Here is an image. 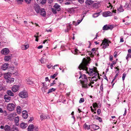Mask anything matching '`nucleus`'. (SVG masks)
Wrapping results in <instances>:
<instances>
[{"instance_id": "obj_1", "label": "nucleus", "mask_w": 131, "mask_h": 131, "mask_svg": "<svg viewBox=\"0 0 131 131\" xmlns=\"http://www.w3.org/2000/svg\"><path fill=\"white\" fill-rule=\"evenodd\" d=\"M81 78L82 80H80V83L82 84V87L85 88H88L87 82L88 81L86 75L85 74H82L81 73L79 79H80Z\"/></svg>"}, {"instance_id": "obj_2", "label": "nucleus", "mask_w": 131, "mask_h": 131, "mask_svg": "<svg viewBox=\"0 0 131 131\" xmlns=\"http://www.w3.org/2000/svg\"><path fill=\"white\" fill-rule=\"evenodd\" d=\"M87 62H84L80 64L78 67V68L80 70H82L86 71L88 70L87 67L89 66Z\"/></svg>"}, {"instance_id": "obj_3", "label": "nucleus", "mask_w": 131, "mask_h": 131, "mask_svg": "<svg viewBox=\"0 0 131 131\" xmlns=\"http://www.w3.org/2000/svg\"><path fill=\"white\" fill-rule=\"evenodd\" d=\"M111 42L110 41L105 38L103 41L102 45H103L102 48L104 49L107 47L109 46V43Z\"/></svg>"}, {"instance_id": "obj_4", "label": "nucleus", "mask_w": 131, "mask_h": 131, "mask_svg": "<svg viewBox=\"0 0 131 131\" xmlns=\"http://www.w3.org/2000/svg\"><path fill=\"white\" fill-rule=\"evenodd\" d=\"M18 95L22 98H26L28 96V93L27 92L24 91L19 92Z\"/></svg>"}, {"instance_id": "obj_5", "label": "nucleus", "mask_w": 131, "mask_h": 131, "mask_svg": "<svg viewBox=\"0 0 131 131\" xmlns=\"http://www.w3.org/2000/svg\"><path fill=\"white\" fill-rule=\"evenodd\" d=\"M15 107V105L13 103H9L7 106V108L8 110L12 111L14 110Z\"/></svg>"}, {"instance_id": "obj_6", "label": "nucleus", "mask_w": 131, "mask_h": 131, "mask_svg": "<svg viewBox=\"0 0 131 131\" xmlns=\"http://www.w3.org/2000/svg\"><path fill=\"white\" fill-rule=\"evenodd\" d=\"M34 8L35 11L37 13H39L40 12L41 8H40V7L39 5L37 4H35Z\"/></svg>"}, {"instance_id": "obj_7", "label": "nucleus", "mask_w": 131, "mask_h": 131, "mask_svg": "<svg viewBox=\"0 0 131 131\" xmlns=\"http://www.w3.org/2000/svg\"><path fill=\"white\" fill-rule=\"evenodd\" d=\"M113 14L109 11L104 12L103 13V16L104 17H107L112 16Z\"/></svg>"}, {"instance_id": "obj_8", "label": "nucleus", "mask_w": 131, "mask_h": 131, "mask_svg": "<svg viewBox=\"0 0 131 131\" xmlns=\"http://www.w3.org/2000/svg\"><path fill=\"white\" fill-rule=\"evenodd\" d=\"M9 52V49L7 48L3 49L1 51V53L4 55L8 54Z\"/></svg>"}, {"instance_id": "obj_9", "label": "nucleus", "mask_w": 131, "mask_h": 131, "mask_svg": "<svg viewBox=\"0 0 131 131\" xmlns=\"http://www.w3.org/2000/svg\"><path fill=\"white\" fill-rule=\"evenodd\" d=\"M9 66V64L7 63H5L3 64L2 66L1 69L2 70L5 71L7 69Z\"/></svg>"}, {"instance_id": "obj_10", "label": "nucleus", "mask_w": 131, "mask_h": 131, "mask_svg": "<svg viewBox=\"0 0 131 131\" xmlns=\"http://www.w3.org/2000/svg\"><path fill=\"white\" fill-rule=\"evenodd\" d=\"M125 5L124 7L127 10L131 9V1H130V2L129 4L126 2L125 4Z\"/></svg>"}, {"instance_id": "obj_11", "label": "nucleus", "mask_w": 131, "mask_h": 131, "mask_svg": "<svg viewBox=\"0 0 131 131\" xmlns=\"http://www.w3.org/2000/svg\"><path fill=\"white\" fill-rule=\"evenodd\" d=\"M39 13H40V15L43 17L46 16V12L44 8H41V10Z\"/></svg>"}, {"instance_id": "obj_12", "label": "nucleus", "mask_w": 131, "mask_h": 131, "mask_svg": "<svg viewBox=\"0 0 131 131\" xmlns=\"http://www.w3.org/2000/svg\"><path fill=\"white\" fill-rule=\"evenodd\" d=\"M22 116L24 119H26L28 116V114L27 111L26 110H24L23 111Z\"/></svg>"}, {"instance_id": "obj_13", "label": "nucleus", "mask_w": 131, "mask_h": 131, "mask_svg": "<svg viewBox=\"0 0 131 131\" xmlns=\"http://www.w3.org/2000/svg\"><path fill=\"white\" fill-rule=\"evenodd\" d=\"M19 88V86L18 85H14L12 88V90L13 92H16L18 91Z\"/></svg>"}, {"instance_id": "obj_14", "label": "nucleus", "mask_w": 131, "mask_h": 131, "mask_svg": "<svg viewBox=\"0 0 131 131\" xmlns=\"http://www.w3.org/2000/svg\"><path fill=\"white\" fill-rule=\"evenodd\" d=\"M11 98L10 96L7 94H5L4 97V99L5 100V102H8L10 101Z\"/></svg>"}, {"instance_id": "obj_15", "label": "nucleus", "mask_w": 131, "mask_h": 131, "mask_svg": "<svg viewBox=\"0 0 131 131\" xmlns=\"http://www.w3.org/2000/svg\"><path fill=\"white\" fill-rule=\"evenodd\" d=\"M90 69L89 71H88V70L86 71V73H88V74L90 76H93V72H94V68L90 69Z\"/></svg>"}, {"instance_id": "obj_16", "label": "nucleus", "mask_w": 131, "mask_h": 131, "mask_svg": "<svg viewBox=\"0 0 131 131\" xmlns=\"http://www.w3.org/2000/svg\"><path fill=\"white\" fill-rule=\"evenodd\" d=\"M53 7L54 9L57 10L58 11H59L61 10L60 6L57 3H55V5L53 6Z\"/></svg>"}, {"instance_id": "obj_17", "label": "nucleus", "mask_w": 131, "mask_h": 131, "mask_svg": "<svg viewBox=\"0 0 131 131\" xmlns=\"http://www.w3.org/2000/svg\"><path fill=\"white\" fill-rule=\"evenodd\" d=\"M34 126L32 124H30L28 128V131H34Z\"/></svg>"}, {"instance_id": "obj_18", "label": "nucleus", "mask_w": 131, "mask_h": 131, "mask_svg": "<svg viewBox=\"0 0 131 131\" xmlns=\"http://www.w3.org/2000/svg\"><path fill=\"white\" fill-rule=\"evenodd\" d=\"M12 57V55L5 56L4 57V60L6 61H8L11 60Z\"/></svg>"}, {"instance_id": "obj_19", "label": "nucleus", "mask_w": 131, "mask_h": 131, "mask_svg": "<svg viewBox=\"0 0 131 131\" xmlns=\"http://www.w3.org/2000/svg\"><path fill=\"white\" fill-rule=\"evenodd\" d=\"M94 1L91 0H86L85 2V4L87 6L91 5L93 4Z\"/></svg>"}, {"instance_id": "obj_20", "label": "nucleus", "mask_w": 131, "mask_h": 131, "mask_svg": "<svg viewBox=\"0 0 131 131\" xmlns=\"http://www.w3.org/2000/svg\"><path fill=\"white\" fill-rule=\"evenodd\" d=\"M91 126L92 128L94 130H96L100 128L99 126L97 125L92 124L91 125Z\"/></svg>"}, {"instance_id": "obj_21", "label": "nucleus", "mask_w": 131, "mask_h": 131, "mask_svg": "<svg viewBox=\"0 0 131 131\" xmlns=\"http://www.w3.org/2000/svg\"><path fill=\"white\" fill-rule=\"evenodd\" d=\"M14 79L13 78H11V76L9 77L7 80V82L8 83H13L14 82Z\"/></svg>"}, {"instance_id": "obj_22", "label": "nucleus", "mask_w": 131, "mask_h": 131, "mask_svg": "<svg viewBox=\"0 0 131 131\" xmlns=\"http://www.w3.org/2000/svg\"><path fill=\"white\" fill-rule=\"evenodd\" d=\"M40 117L41 120H43V119H48L49 118V116H46L44 114L41 115H40Z\"/></svg>"}, {"instance_id": "obj_23", "label": "nucleus", "mask_w": 131, "mask_h": 131, "mask_svg": "<svg viewBox=\"0 0 131 131\" xmlns=\"http://www.w3.org/2000/svg\"><path fill=\"white\" fill-rule=\"evenodd\" d=\"M11 129L10 127L7 125H6L4 128L5 131H11Z\"/></svg>"}, {"instance_id": "obj_24", "label": "nucleus", "mask_w": 131, "mask_h": 131, "mask_svg": "<svg viewBox=\"0 0 131 131\" xmlns=\"http://www.w3.org/2000/svg\"><path fill=\"white\" fill-rule=\"evenodd\" d=\"M27 125L26 123L23 122L20 124V126L22 128H25L27 126Z\"/></svg>"}, {"instance_id": "obj_25", "label": "nucleus", "mask_w": 131, "mask_h": 131, "mask_svg": "<svg viewBox=\"0 0 131 131\" xmlns=\"http://www.w3.org/2000/svg\"><path fill=\"white\" fill-rule=\"evenodd\" d=\"M19 121V118L18 116L16 117L14 119L15 122L16 126H18L19 125L18 123Z\"/></svg>"}, {"instance_id": "obj_26", "label": "nucleus", "mask_w": 131, "mask_h": 131, "mask_svg": "<svg viewBox=\"0 0 131 131\" xmlns=\"http://www.w3.org/2000/svg\"><path fill=\"white\" fill-rule=\"evenodd\" d=\"M11 131H19V130L18 128L13 125L11 128Z\"/></svg>"}, {"instance_id": "obj_27", "label": "nucleus", "mask_w": 131, "mask_h": 131, "mask_svg": "<svg viewBox=\"0 0 131 131\" xmlns=\"http://www.w3.org/2000/svg\"><path fill=\"white\" fill-rule=\"evenodd\" d=\"M43 86L41 88V90L43 92H45L46 90L48 89L47 85H45V84H43Z\"/></svg>"}, {"instance_id": "obj_28", "label": "nucleus", "mask_w": 131, "mask_h": 131, "mask_svg": "<svg viewBox=\"0 0 131 131\" xmlns=\"http://www.w3.org/2000/svg\"><path fill=\"white\" fill-rule=\"evenodd\" d=\"M11 74L10 73L8 72L5 74H4V78L6 80L8 79L9 77L10 76V74Z\"/></svg>"}, {"instance_id": "obj_29", "label": "nucleus", "mask_w": 131, "mask_h": 131, "mask_svg": "<svg viewBox=\"0 0 131 131\" xmlns=\"http://www.w3.org/2000/svg\"><path fill=\"white\" fill-rule=\"evenodd\" d=\"M38 3H39L42 5L45 4L46 3L47 0H37Z\"/></svg>"}, {"instance_id": "obj_30", "label": "nucleus", "mask_w": 131, "mask_h": 131, "mask_svg": "<svg viewBox=\"0 0 131 131\" xmlns=\"http://www.w3.org/2000/svg\"><path fill=\"white\" fill-rule=\"evenodd\" d=\"M117 10L118 13L123 12L124 10V9L123 8L122 5H120V6L117 8Z\"/></svg>"}, {"instance_id": "obj_31", "label": "nucleus", "mask_w": 131, "mask_h": 131, "mask_svg": "<svg viewBox=\"0 0 131 131\" xmlns=\"http://www.w3.org/2000/svg\"><path fill=\"white\" fill-rule=\"evenodd\" d=\"M27 83L28 84H32L33 83V82L32 80H30L29 78H28L26 79Z\"/></svg>"}, {"instance_id": "obj_32", "label": "nucleus", "mask_w": 131, "mask_h": 131, "mask_svg": "<svg viewBox=\"0 0 131 131\" xmlns=\"http://www.w3.org/2000/svg\"><path fill=\"white\" fill-rule=\"evenodd\" d=\"M7 95L11 96H13L14 94L10 90H8L7 92Z\"/></svg>"}, {"instance_id": "obj_33", "label": "nucleus", "mask_w": 131, "mask_h": 131, "mask_svg": "<svg viewBox=\"0 0 131 131\" xmlns=\"http://www.w3.org/2000/svg\"><path fill=\"white\" fill-rule=\"evenodd\" d=\"M84 126L85 129H87L89 130L90 129V126H91V125H89L88 126L87 125L86 123L84 124Z\"/></svg>"}, {"instance_id": "obj_34", "label": "nucleus", "mask_w": 131, "mask_h": 131, "mask_svg": "<svg viewBox=\"0 0 131 131\" xmlns=\"http://www.w3.org/2000/svg\"><path fill=\"white\" fill-rule=\"evenodd\" d=\"M103 30H107L109 29L108 25L106 24L104 25L103 27Z\"/></svg>"}, {"instance_id": "obj_35", "label": "nucleus", "mask_w": 131, "mask_h": 131, "mask_svg": "<svg viewBox=\"0 0 131 131\" xmlns=\"http://www.w3.org/2000/svg\"><path fill=\"white\" fill-rule=\"evenodd\" d=\"M101 12L97 13L94 14L92 15L93 17L94 18H96L99 16L100 15V13Z\"/></svg>"}, {"instance_id": "obj_36", "label": "nucleus", "mask_w": 131, "mask_h": 131, "mask_svg": "<svg viewBox=\"0 0 131 131\" xmlns=\"http://www.w3.org/2000/svg\"><path fill=\"white\" fill-rule=\"evenodd\" d=\"M56 90V89L54 88H52L51 89H50L49 90L48 92L47 93L49 94V93H51L53 91H54Z\"/></svg>"}, {"instance_id": "obj_37", "label": "nucleus", "mask_w": 131, "mask_h": 131, "mask_svg": "<svg viewBox=\"0 0 131 131\" xmlns=\"http://www.w3.org/2000/svg\"><path fill=\"white\" fill-rule=\"evenodd\" d=\"M81 72L80 71H79L78 72L75 73V76L76 77L78 78L79 76L81 75Z\"/></svg>"}, {"instance_id": "obj_38", "label": "nucleus", "mask_w": 131, "mask_h": 131, "mask_svg": "<svg viewBox=\"0 0 131 131\" xmlns=\"http://www.w3.org/2000/svg\"><path fill=\"white\" fill-rule=\"evenodd\" d=\"M95 117H96V119L98 120L100 122H102V121L101 118L98 117L97 115H95Z\"/></svg>"}, {"instance_id": "obj_39", "label": "nucleus", "mask_w": 131, "mask_h": 131, "mask_svg": "<svg viewBox=\"0 0 131 131\" xmlns=\"http://www.w3.org/2000/svg\"><path fill=\"white\" fill-rule=\"evenodd\" d=\"M58 73L57 72L55 73L53 75H51L50 78L52 79H54L55 77L56 76Z\"/></svg>"}, {"instance_id": "obj_40", "label": "nucleus", "mask_w": 131, "mask_h": 131, "mask_svg": "<svg viewBox=\"0 0 131 131\" xmlns=\"http://www.w3.org/2000/svg\"><path fill=\"white\" fill-rule=\"evenodd\" d=\"M82 19H82L81 20H78L77 21V23H76V24L75 25L76 26L79 25L81 22Z\"/></svg>"}, {"instance_id": "obj_41", "label": "nucleus", "mask_w": 131, "mask_h": 131, "mask_svg": "<svg viewBox=\"0 0 131 131\" xmlns=\"http://www.w3.org/2000/svg\"><path fill=\"white\" fill-rule=\"evenodd\" d=\"M51 9L52 12L53 14H55L57 13V11L56 10H57L53 8H52Z\"/></svg>"}, {"instance_id": "obj_42", "label": "nucleus", "mask_w": 131, "mask_h": 131, "mask_svg": "<svg viewBox=\"0 0 131 131\" xmlns=\"http://www.w3.org/2000/svg\"><path fill=\"white\" fill-rule=\"evenodd\" d=\"M17 3L19 4H21L23 2V0H17Z\"/></svg>"}, {"instance_id": "obj_43", "label": "nucleus", "mask_w": 131, "mask_h": 131, "mask_svg": "<svg viewBox=\"0 0 131 131\" xmlns=\"http://www.w3.org/2000/svg\"><path fill=\"white\" fill-rule=\"evenodd\" d=\"M93 106L94 108L99 107L98 104L96 103H95Z\"/></svg>"}, {"instance_id": "obj_44", "label": "nucleus", "mask_w": 131, "mask_h": 131, "mask_svg": "<svg viewBox=\"0 0 131 131\" xmlns=\"http://www.w3.org/2000/svg\"><path fill=\"white\" fill-rule=\"evenodd\" d=\"M93 7L97 8H98V5L97 3H95L93 4Z\"/></svg>"}, {"instance_id": "obj_45", "label": "nucleus", "mask_w": 131, "mask_h": 131, "mask_svg": "<svg viewBox=\"0 0 131 131\" xmlns=\"http://www.w3.org/2000/svg\"><path fill=\"white\" fill-rule=\"evenodd\" d=\"M84 98H82L80 99V100L79 101V103H81L84 102Z\"/></svg>"}, {"instance_id": "obj_46", "label": "nucleus", "mask_w": 131, "mask_h": 131, "mask_svg": "<svg viewBox=\"0 0 131 131\" xmlns=\"http://www.w3.org/2000/svg\"><path fill=\"white\" fill-rule=\"evenodd\" d=\"M126 74L125 73H123V76L122 77V80L123 81H124L125 79V78L126 77Z\"/></svg>"}, {"instance_id": "obj_47", "label": "nucleus", "mask_w": 131, "mask_h": 131, "mask_svg": "<svg viewBox=\"0 0 131 131\" xmlns=\"http://www.w3.org/2000/svg\"><path fill=\"white\" fill-rule=\"evenodd\" d=\"M109 29L112 30L114 27V26L112 25H108Z\"/></svg>"}, {"instance_id": "obj_48", "label": "nucleus", "mask_w": 131, "mask_h": 131, "mask_svg": "<svg viewBox=\"0 0 131 131\" xmlns=\"http://www.w3.org/2000/svg\"><path fill=\"white\" fill-rule=\"evenodd\" d=\"M78 50L77 48L75 49L73 51V52H72L73 53H74L75 54H77L78 53Z\"/></svg>"}, {"instance_id": "obj_49", "label": "nucleus", "mask_w": 131, "mask_h": 131, "mask_svg": "<svg viewBox=\"0 0 131 131\" xmlns=\"http://www.w3.org/2000/svg\"><path fill=\"white\" fill-rule=\"evenodd\" d=\"M67 28L69 30H70L71 29V25H69L67 26Z\"/></svg>"}, {"instance_id": "obj_50", "label": "nucleus", "mask_w": 131, "mask_h": 131, "mask_svg": "<svg viewBox=\"0 0 131 131\" xmlns=\"http://www.w3.org/2000/svg\"><path fill=\"white\" fill-rule=\"evenodd\" d=\"M100 89L103 92V83H102V84L100 86Z\"/></svg>"}, {"instance_id": "obj_51", "label": "nucleus", "mask_w": 131, "mask_h": 131, "mask_svg": "<svg viewBox=\"0 0 131 131\" xmlns=\"http://www.w3.org/2000/svg\"><path fill=\"white\" fill-rule=\"evenodd\" d=\"M34 129L35 131H38L39 130L38 127L36 126H34Z\"/></svg>"}, {"instance_id": "obj_52", "label": "nucleus", "mask_w": 131, "mask_h": 131, "mask_svg": "<svg viewBox=\"0 0 131 131\" xmlns=\"http://www.w3.org/2000/svg\"><path fill=\"white\" fill-rule=\"evenodd\" d=\"M115 80V79H114V78L113 79V80H112L111 82V83L112 84V87H111V88H112L113 87V86H114V84L115 83L114 82V83H113V81Z\"/></svg>"}, {"instance_id": "obj_53", "label": "nucleus", "mask_w": 131, "mask_h": 131, "mask_svg": "<svg viewBox=\"0 0 131 131\" xmlns=\"http://www.w3.org/2000/svg\"><path fill=\"white\" fill-rule=\"evenodd\" d=\"M115 80V79H114V78L113 79V80H112L111 82V83L112 84V87H111V88H112L113 87V86H114V84L115 83L114 82V83H113V81Z\"/></svg>"}, {"instance_id": "obj_54", "label": "nucleus", "mask_w": 131, "mask_h": 131, "mask_svg": "<svg viewBox=\"0 0 131 131\" xmlns=\"http://www.w3.org/2000/svg\"><path fill=\"white\" fill-rule=\"evenodd\" d=\"M16 109H17V110H19V111H20V110H21V107L20 106H17V107Z\"/></svg>"}, {"instance_id": "obj_55", "label": "nucleus", "mask_w": 131, "mask_h": 131, "mask_svg": "<svg viewBox=\"0 0 131 131\" xmlns=\"http://www.w3.org/2000/svg\"><path fill=\"white\" fill-rule=\"evenodd\" d=\"M101 112V110L100 109H98L97 110V113L98 115H100Z\"/></svg>"}, {"instance_id": "obj_56", "label": "nucleus", "mask_w": 131, "mask_h": 131, "mask_svg": "<svg viewBox=\"0 0 131 131\" xmlns=\"http://www.w3.org/2000/svg\"><path fill=\"white\" fill-rule=\"evenodd\" d=\"M56 84V83H55V81L54 80L53 82L52 83H51L50 84V86H53V85L54 84Z\"/></svg>"}, {"instance_id": "obj_57", "label": "nucleus", "mask_w": 131, "mask_h": 131, "mask_svg": "<svg viewBox=\"0 0 131 131\" xmlns=\"http://www.w3.org/2000/svg\"><path fill=\"white\" fill-rule=\"evenodd\" d=\"M113 60V57L112 56H110L109 60L110 61H112Z\"/></svg>"}, {"instance_id": "obj_58", "label": "nucleus", "mask_w": 131, "mask_h": 131, "mask_svg": "<svg viewBox=\"0 0 131 131\" xmlns=\"http://www.w3.org/2000/svg\"><path fill=\"white\" fill-rule=\"evenodd\" d=\"M25 48V49L26 50L29 47V45L28 44L27 45H24Z\"/></svg>"}, {"instance_id": "obj_59", "label": "nucleus", "mask_w": 131, "mask_h": 131, "mask_svg": "<svg viewBox=\"0 0 131 131\" xmlns=\"http://www.w3.org/2000/svg\"><path fill=\"white\" fill-rule=\"evenodd\" d=\"M78 1L81 4H82L84 2V0H78Z\"/></svg>"}, {"instance_id": "obj_60", "label": "nucleus", "mask_w": 131, "mask_h": 131, "mask_svg": "<svg viewBox=\"0 0 131 131\" xmlns=\"http://www.w3.org/2000/svg\"><path fill=\"white\" fill-rule=\"evenodd\" d=\"M25 1L28 4H29L31 1V0H25Z\"/></svg>"}, {"instance_id": "obj_61", "label": "nucleus", "mask_w": 131, "mask_h": 131, "mask_svg": "<svg viewBox=\"0 0 131 131\" xmlns=\"http://www.w3.org/2000/svg\"><path fill=\"white\" fill-rule=\"evenodd\" d=\"M34 119V118L33 117H30V119L28 121V123H30Z\"/></svg>"}, {"instance_id": "obj_62", "label": "nucleus", "mask_w": 131, "mask_h": 131, "mask_svg": "<svg viewBox=\"0 0 131 131\" xmlns=\"http://www.w3.org/2000/svg\"><path fill=\"white\" fill-rule=\"evenodd\" d=\"M127 112V109L126 108H125L124 113V114H123V115L124 116H125L126 115Z\"/></svg>"}, {"instance_id": "obj_63", "label": "nucleus", "mask_w": 131, "mask_h": 131, "mask_svg": "<svg viewBox=\"0 0 131 131\" xmlns=\"http://www.w3.org/2000/svg\"><path fill=\"white\" fill-rule=\"evenodd\" d=\"M52 66L51 65H49L47 64V67L48 69L52 67Z\"/></svg>"}, {"instance_id": "obj_64", "label": "nucleus", "mask_w": 131, "mask_h": 131, "mask_svg": "<svg viewBox=\"0 0 131 131\" xmlns=\"http://www.w3.org/2000/svg\"><path fill=\"white\" fill-rule=\"evenodd\" d=\"M117 53L115 51L114 53V56L115 58H116L117 56Z\"/></svg>"}]
</instances>
